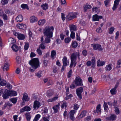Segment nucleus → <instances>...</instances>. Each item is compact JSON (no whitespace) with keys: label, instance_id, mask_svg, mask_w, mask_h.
I'll use <instances>...</instances> for the list:
<instances>
[{"label":"nucleus","instance_id":"f257e3e1","mask_svg":"<svg viewBox=\"0 0 121 121\" xmlns=\"http://www.w3.org/2000/svg\"><path fill=\"white\" fill-rule=\"evenodd\" d=\"M54 30V28L53 26H47L43 30V33L44 35L46 37L45 39L46 43H49L51 41L50 39L52 37L53 32Z\"/></svg>","mask_w":121,"mask_h":121},{"label":"nucleus","instance_id":"f03ea898","mask_svg":"<svg viewBox=\"0 0 121 121\" xmlns=\"http://www.w3.org/2000/svg\"><path fill=\"white\" fill-rule=\"evenodd\" d=\"M29 64L31 66L33 69L30 68V70L32 72L35 71V69H37L39 65V61L38 59L37 58H35L30 60Z\"/></svg>","mask_w":121,"mask_h":121},{"label":"nucleus","instance_id":"7ed1b4c3","mask_svg":"<svg viewBox=\"0 0 121 121\" xmlns=\"http://www.w3.org/2000/svg\"><path fill=\"white\" fill-rule=\"evenodd\" d=\"M83 91V88L82 87H81L78 88H77L76 90V94L78 97V99L81 100L82 99V93Z\"/></svg>","mask_w":121,"mask_h":121},{"label":"nucleus","instance_id":"20e7f679","mask_svg":"<svg viewBox=\"0 0 121 121\" xmlns=\"http://www.w3.org/2000/svg\"><path fill=\"white\" fill-rule=\"evenodd\" d=\"M74 82L76 86H79L83 85L82 80L80 77H77L74 80Z\"/></svg>","mask_w":121,"mask_h":121},{"label":"nucleus","instance_id":"39448f33","mask_svg":"<svg viewBox=\"0 0 121 121\" xmlns=\"http://www.w3.org/2000/svg\"><path fill=\"white\" fill-rule=\"evenodd\" d=\"M76 16L73 13H69L67 16V20H70L76 17Z\"/></svg>","mask_w":121,"mask_h":121},{"label":"nucleus","instance_id":"423d86ee","mask_svg":"<svg viewBox=\"0 0 121 121\" xmlns=\"http://www.w3.org/2000/svg\"><path fill=\"white\" fill-rule=\"evenodd\" d=\"M8 91V90L6 89L3 94V97L4 99H6L8 98L10 96V94L9 92L8 91Z\"/></svg>","mask_w":121,"mask_h":121},{"label":"nucleus","instance_id":"0eeeda50","mask_svg":"<svg viewBox=\"0 0 121 121\" xmlns=\"http://www.w3.org/2000/svg\"><path fill=\"white\" fill-rule=\"evenodd\" d=\"M31 108L30 107L26 106L20 109V113H21L24 111H29L30 110Z\"/></svg>","mask_w":121,"mask_h":121},{"label":"nucleus","instance_id":"6e6552de","mask_svg":"<svg viewBox=\"0 0 121 121\" xmlns=\"http://www.w3.org/2000/svg\"><path fill=\"white\" fill-rule=\"evenodd\" d=\"M41 105L39 101L36 100L34 102L33 108L34 109H38Z\"/></svg>","mask_w":121,"mask_h":121},{"label":"nucleus","instance_id":"1a4fd4ad","mask_svg":"<svg viewBox=\"0 0 121 121\" xmlns=\"http://www.w3.org/2000/svg\"><path fill=\"white\" fill-rule=\"evenodd\" d=\"M93 46L95 50H98L100 51H102L103 50L100 45L98 44H94Z\"/></svg>","mask_w":121,"mask_h":121},{"label":"nucleus","instance_id":"9d476101","mask_svg":"<svg viewBox=\"0 0 121 121\" xmlns=\"http://www.w3.org/2000/svg\"><path fill=\"white\" fill-rule=\"evenodd\" d=\"M77 52L72 53L71 57V61L74 62L76 61L77 56Z\"/></svg>","mask_w":121,"mask_h":121},{"label":"nucleus","instance_id":"9b49d317","mask_svg":"<svg viewBox=\"0 0 121 121\" xmlns=\"http://www.w3.org/2000/svg\"><path fill=\"white\" fill-rule=\"evenodd\" d=\"M75 113V111L73 110H71L69 112V118L72 121H73L75 120V117L74 116Z\"/></svg>","mask_w":121,"mask_h":121},{"label":"nucleus","instance_id":"f8f14e48","mask_svg":"<svg viewBox=\"0 0 121 121\" xmlns=\"http://www.w3.org/2000/svg\"><path fill=\"white\" fill-rule=\"evenodd\" d=\"M101 105L100 104H99L97 106L96 110H94V112L95 113H97L98 114H100L101 112V110L100 109Z\"/></svg>","mask_w":121,"mask_h":121},{"label":"nucleus","instance_id":"ddd939ff","mask_svg":"<svg viewBox=\"0 0 121 121\" xmlns=\"http://www.w3.org/2000/svg\"><path fill=\"white\" fill-rule=\"evenodd\" d=\"M17 27L23 30L25 29L26 27V25L23 24H18L17 25Z\"/></svg>","mask_w":121,"mask_h":121},{"label":"nucleus","instance_id":"4468645a","mask_svg":"<svg viewBox=\"0 0 121 121\" xmlns=\"http://www.w3.org/2000/svg\"><path fill=\"white\" fill-rule=\"evenodd\" d=\"M60 106V104L58 103L57 105L53 107L52 108L54 110V113H56L57 112L58 110L59 109V107Z\"/></svg>","mask_w":121,"mask_h":121},{"label":"nucleus","instance_id":"2eb2a0df","mask_svg":"<svg viewBox=\"0 0 121 121\" xmlns=\"http://www.w3.org/2000/svg\"><path fill=\"white\" fill-rule=\"evenodd\" d=\"M70 30L71 32H73L77 30V27L75 25H71L69 26Z\"/></svg>","mask_w":121,"mask_h":121},{"label":"nucleus","instance_id":"dca6fc26","mask_svg":"<svg viewBox=\"0 0 121 121\" xmlns=\"http://www.w3.org/2000/svg\"><path fill=\"white\" fill-rule=\"evenodd\" d=\"M29 99L28 96L27 95L25 94L23 95L22 98L23 103H25L26 102L28 101H29Z\"/></svg>","mask_w":121,"mask_h":121},{"label":"nucleus","instance_id":"f3484780","mask_svg":"<svg viewBox=\"0 0 121 121\" xmlns=\"http://www.w3.org/2000/svg\"><path fill=\"white\" fill-rule=\"evenodd\" d=\"M105 63V62L104 61H101L100 60H98L97 62V65L98 66H103L104 65Z\"/></svg>","mask_w":121,"mask_h":121},{"label":"nucleus","instance_id":"a211bd4d","mask_svg":"<svg viewBox=\"0 0 121 121\" xmlns=\"http://www.w3.org/2000/svg\"><path fill=\"white\" fill-rule=\"evenodd\" d=\"M23 19V17L21 15H18L16 18V20L17 22H22Z\"/></svg>","mask_w":121,"mask_h":121},{"label":"nucleus","instance_id":"6ab92c4d","mask_svg":"<svg viewBox=\"0 0 121 121\" xmlns=\"http://www.w3.org/2000/svg\"><path fill=\"white\" fill-rule=\"evenodd\" d=\"M116 115L114 114H112L108 118V119L113 121L116 120Z\"/></svg>","mask_w":121,"mask_h":121},{"label":"nucleus","instance_id":"aec40b11","mask_svg":"<svg viewBox=\"0 0 121 121\" xmlns=\"http://www.w3.org/2000/svg\"><path fill=\"white\" fill-rule=\"evenodd\" d=\"M112 65L111 64H110L106 65L105 68L106 71H109L111 70L112 69Z\"/></svg>","mask_w":121,"mask_h":121},{"label":"nucleus","instance_id":"412c9836","mask_svg":"<svg viewBox=\"0 0 121 121\" xmlns=\"http://www.w3.org/2000/svg\"><path fill=\"white\" fill-rule=\"evenodd\" d=\"M7 91L9 92L10 94V96H16L17 95V93L16 91L10 90H8Z\"/></svg>","mask_w":121,"mask_h":121},{"label":"nucleus","instance_id":"4be33fe9","mask_svg":"<svg viewBox=\"0 0 121 121\" xmlns=\"http://www.w3.org/2000/svg\"><path fill=\"white\" fill-rule=\"evenodd\" d=\"M18 34L17 38L19 39L24 40L25 39V37L24 35L19 33Z\"/></svg>","mask_w":121,"mask_h":121},{"label":"nucleus","instance_id":"5701e85b","mask_svg":"<svg viewBox=\"0 0 121 121\" xmlns=\"http://www.w3.org/2000/svg\"><path fill=\"white\" fill-rule=\"evenodd\" d=\"M12 105V104L10 103L9 102H7L5 103V104L4 105V106L2 108L3 109H4L5 108L9 106V107H11Z\"/></svg>","mask_w":121,"mask_h":121},{"label":"nucleus","instance_id":"b1692460","mask_svg":"<svg viewBox=\"0 0 121 121\" xmlns=\"http://www.w3.org/2000/svg\"><path fill=\"white\" fill-rule=\"evenodd\" d=\"M86 110L83 111L80 114L79 117V119H81L84 117L85 116L86 113Z\"/></svg>","mask_w":121,"mask_h":121},{"label":"nucleus","instance_id":"393cba45","mask_svg":"<svg viewBox=\"0 0 121 121\" xmlns=\"http://www.w3.org/2000/svg\"><path fill=\"white\" fill-rule=\"evenodd\" d=\"M38 19L35 16H32L30 18V22H34L37 21Z\"/></svg>","mask_w":121,"mask_h":121},{"label":"nucleus","instance_id":"a878e982","mask_svg":"<svg viewBox=\"0 0 121 121\" xmlns=\"http://www.w3.org/2000/svg\"><path fill=\"white\" fill-rule=\"evenodd\" d=\"M27 120L28 121H29L31 118V116L30 113L29 112H26L25 114Z\"/></svg>","mask_w":121,"mask_h":121},{"label":"nucleus","instance_id":"bb28decb","mask_svg":"<svg viewBox=\"0 0 121 121\" xmlns=\"http://www.w3.org/2000/svg\"><path fill=\"white\" fill-rule=\"evenodd\" d=\"M48 5L46 3L44 4L41 5V7L43 9L45 10H46L48 9Z\"/></svg>","mask_w":121,"mask_h":121},{"label":"nucleus","instance_id":"cd10ccee","mask_svg":"<svg viewBox=\"0 0 121 121\" xmlns=\"http://www.w3.org/2000/svg\"><path fill=\"white\" fill-rule=\"evenodd\" d=\"M13 50L15 52H17L18 50V46L15 44H13L12 47Z\"/></svg>","mask_w":121,"mask_h":121},{"label":"nucleus","instance_id":"c85d7f7f","mask_svg":"<svg viewBox=\"0 0 121 121\" xmlns=\"http://www.w3.org/2000/svg\"><path fill=\"white\" fill-rule=\"evenodd\" d=\"M45 19L40 20L38 22V24L39 25L42 26L45 23Z\"/></svg>","mask_w":121,"mask_h":121},{"label":"nucleus","instance_id":"c756f323","mask_svg":"<svg viewBox=\"0 0 121 121\" xmlns=\"http://www.w3.org/2000/svg\"><path fill=\"white\" fill-rule=\"evenodd\" d=\"M9 64L7 63H6L3 67V70L4 71L5 70H8L9 69Z\"/></svg>","mask_w":121,"mask_h":121},{"label":"nucleus","instance_id":"7c9ffc66","mask_svg":"<svg viewBox=\"0 0 121 121\" xmlns=\"http://www.w3.org/2000/svg\"><path fill=\"white\" fill-rule=\"evenodd\" d=\"M63 65H67V58L65 56H64L62 60Z\"/></svg>","mask_w":121,"mask_h":121},{"label":"nucleus","instance_id":"2f4dec72","mask_svg":"<svg viewBox=\"0 0 121 121\" xmlns=\"http://www.w3.org/2000/svg\"><path fill=\"white\" fill-rule=\"evenodd\" d=\"M99 21L98 18V15L96 14L93 15L92 17V21Z\"/></svg>","mask_w":121,"mask_h":121},{"label":"nucleus","instance_id":"473e14b6","mask_svg":"<svg viewBox=\"0 0 121 121\" xmlns=\"http://www.w3.org/2000/svg\"><path fill=\"white\" fill-rule=\"evenodd\" d=\"M58 98V96H56V97H53L52 98L50 99H48L47 100V102H52L53 101H54L55 100H56Z\"/></svg>","mask_w":121,"mask_h":121},{"label":"nucleus","instance_id":"72a5a7b5","mask_svg":"<svg viewBox=\"0 0 121 121\" xmlns=\"http://www.w3.org/2000/svg\"><path fill=\"white\" fill-rule=\"evenodd\" d=\"M56 52L55 50H52L51 52V56L52 58L53 59L54 57L56 55Z\"/></svg>","mask_w":121,"mask_h":121},{"label":"nucleus","instance_id":"f704fd0d","mask_svg":"<svg viewBox=\"0 0 121 121\" xmlns=\"http://www.w3.org/2000/svg\"><path fill=\"white\" fill-rule=\"evenodd\" d=\"M10 100L14 104H15L17 101V99L16 98H13L10 99Z\"/></svg>","mask_w":121,"mask_h":121},{"label":"nucleus","instance_id":"c9c22d12","mask_svg":"<svg viewBox=\"0 0 121 121\" xmlns=\"http://www.w3.org/2000/svg\"><path fill=\"white\" fill-rule=\"evenodd\" d=\"M21 7L23 9H26L27 10L29 9V8L27 4H23L21 5Z\"/></svg>","mask_w":121,"mask_h":121},{"label":"nucleus","instance_id":"e433bc0d","mask_svg":"<svg viewBox=\"0 0 121 121\" xmlns=\"http://www.w3.org/2000/svg\"><path fill=\"white\" fill-rule=\"evenodd\" d=\"M0 85L2 86H4L7 84L6 81L4 80H2L1 82L0 83Z\"/></svg>","mask_w":121,"mask_h":121},{"label":"nucleus","instance_id":"4c0bfd02","mask_svg":"<svg viewBox=\"0 0 121 121\" xmlns=\"http://www.w3.org/2000/svg\"><path fill=\"white\" fill-rule=\"evenodd\" d=\"M53 92L52 90H49L47 92V96H50L53 95Z\"/></svg>","mask_w":121,"mask_h":121},{"label":"nucleus","instance_id":"58836bf2","mask_svg":"<svg viewBox=\"0 0 121 121\" xmlns=\"http://www.w3.org/2000/svg\"><path fill=\"white\" fill-rule=\"evenodd\" d=\"M9 42L11 43H14L16 42V40L12 38H10L9 39Z\"/></svg>","mask_w":121,"mask_h":121},{"label":"nucleus","instance_id":"ea45409f","mask_svg":"<svg viewBox=\"0 0 121 121\" xmlns=\"http://www.w3.org/2000/svg\"><path fill=\"white\" fill-rule=\"evenodd\" d=\"M119 4V3H117L114 2V5L112 8L113 10L114 11L117 8V6Z\"/></svg>","mask_w":121,"mask_h":121},{"label":"nucleus","instance_id":"a19ab883","mask_svg":"<svg viewBox=\"0 0 121 121\" xmlns=\"http://www.w3.org/2000/svg\"><path fill=\"white\" fill-rule=\"evenodd\" d=\"M78 43L75 41H74L72 42V46L73 48H75L78 46Z\"/></svg>","mask_w":121,"mask_h":121},{"label":"nucleus","instance_id":"79ce46f5","mask_svg":"<svg viewBox=\"0 0 121 121\" xmlns=\"http://www.w3.org/2000/svg\"><path fill=\"white\" fill-rule=\"evenodd\" d=\"M110 92L112 95L115 94L117 92L116 89L114 88L110 90Z\"/></svg>","mask_w":121,"mask_h":121},{"label":"nucleus","instance_id":"37998d69","mask_svg":"<svg viewBox=\"0 0 121 121\" xmlns=\"http://www.w3.org/2000/svg\"><path fill=\"white\" fill-rule=\"evenodd\" d=\"M9 0H2L1 1V3L2 5H4L7 4Z\"/></svg>","mask_w":121,"mask_h":121},{"label":"nucleus","instance_id":"c03bdc74","mask_svg":"<svg viewBox=\"0 0 121 121\" xmlns=\"http://www.w3.org/2000/svg\"><path fill=\"white\" fill-rule=\"evenodd\" d=\"M44 42H42L41 44L40 45L39 47L42 49H43L45 48V47L44 45Z\"/></svg>","mask_w":121,"mask_h":121},{"label":"nucleus","instance_id":"a18cd8bd","mask_svg":"<svg viewBox=\"0 0 121 121\" xmlns=\"http://www.w3.org/2000/svg\"><path fill=\"white\" fill-rule=\"evenodd\" d=\"M73 97V95L72 94H70L69 95H66V97L65 98V100H67Z\"/></svg>","mask_w":121,"mask_h":121},{"label":"nucleus","instance_id":"49530a36","mask_svg":"<svg viewBox=\"0 0 121 121\" xmlns=\"http://www.w3.org/2000/svg\"><path fill=\"white\" fill-rule=\"evenodd\" d=\"M42 71H39L38 72H37L36 74V75L39 78L41 77L42 74Z\"/></svg>","mask_w":121,"mask_h":121},{"label":"nucleus","instance_id":"de8ad7c7","mask_svg":"<svg viewBox=\"0 0 121 121\" xmlns=\"http://www.w3.org/2000/svg\"><path fill=\"white\" fill-rule=\"evenodd\" d=\"M110 1L109 0H106L104 2L105 5L106 7L108 6V4L110 3Z\"/></svg>","mask_w":121,"mask_h":121},{"label":"nucleus","instance_id":"09e8293b","mask_svg":"<svg viewBox=\"0 0 121 121\" xmlns=\"http://www.w3.org/2000/svg\"><path fill=\"white\" fill-rule=\"evenodd\" d=\"M71 39L70 38L67 37L65 39V41L66 43H69L71 40Z\"/></svg>","mask_w":121,"mask_h":121},{"label":"nucleus","instance_id":"8fccbe9b","mask_svg":"<svg viewBox=\"0 0 121 121\" xmlns=\"http://www.w3.org/2000/svg\"><path fill=\"white\" fill-rule=\"evenodd\" d=\"M91 61L92 63V67H94L95 65V60L94 57H93L91 60Z\"/></svg>","mask_w":121,"mask_h":121},{"label":"nucleus","instance_id":"3c124183","mask_svg":"<svg viewBox=\"0 0 121 121\" xmlns=\"http://www.w3.org/2000/svg\"><path fill=\"white\" fill-rule=\"evenodd\" d=\"M29 47V44L28 43H25L24 46V49L25 50H27L28 49Z\"/></svg>","mask_w":121,"mask_h":121},{"label":"nucleus","instance_id":"603ef678","mask_svg":"<svg viewBox=\"0 0 121 121\" xmlns=\"http://www.w3.org/2000/svg\"><path fill=\"white\" fill-rule=\"evenodd\" d=\"M114 28L113 27H112L110 28L109 29V34H111L112 33L113 31L114 30Z\"/></svg>","mask_w":121,"mask_h":121},{"label":"nucleus","instance_id":"864d4df0","mask_svg":"<svg viewBox=\"0 0 121 121\" xmlns=\"http://www.w3.org/2000/svg\"><path fill=\"white\" fill-rule=\"evenodd\" d=\"M104 109L105 110H107L108 108V106L107 105V103H105V102H104Z\"/></svg>","mask_w":121,"mask_h":121},{"label":"nucleus","instance_id":"5fc2aeb1","mask_svg":"<svg viewBox=\"0 0 121 121\" xmlns=\"http://www.w3.org/2000/svg\"><path fill=\"white\" fill-rule=\"evenodd\" d=\"M115 112L117 114H118L120 113L119 109L117 107H116L115 109Z\"/></svg>","mask_w":121,"mask_h":121},{"label":"nucleus","instance_id":"6e6d98bb","mask_svg":"<svg viewBox=\"0 0 121 121\" xmlns=\"http://www.w3.org/2000/svg\"><path fill=\"white\" fill-rule=\"evenodd\" d=\"M4 20H8V17L6 14L4 13L2 15Z\"/></svg>","mask_w":121,"mask_h":121},{"label":"nucleus","instance_id":"4d7b16f0","mask_svg":"<svg viewBox=\"0 0 121 121\" xmlns=\"http://www.w3.org/2000/svg\"><path fill=\"white\" fill-rule=\"evenodd\" d=\"M75 36V33L73 32H71V34L70 35V37L72 39H74Z\"/></svg>","mask_w":121,"mask_h":121},{"label":"nucleus","instance_id":"13d9d810","mask_svg":"<svg viewBox=\"0 0 121 121\" xmlns=\"http://www.w3.org/2000/svg\"><path fill=\"white\" fill-rule=\"evenodd\" d=\"M72 74V70L71 69L68 72V78H69L71 76Z\"/></svg>","mask_w":121,"mask_h":121},{"label":"nucleus","instance_id":"bf43d9fd","mask_svg":"<svg viewBox=\"0 0 121 121\" xmlns=\"http://www.w3.org/2000/svg\"><path fill=\"white\" fill-rule=\"evenodd\" d=\"M16 60L17 61V62L18 63H19L20 62V58L19 56H17L16 58Z\"/></svg>","mask_w":121,"mask_h":121},{"label":"nucleus","instance_id":"052dcab7","mask_svg":"<svg viewBox=\"0 0 121 121\" xmlns=\"http://www.w3.org/2000/svg\"><path fill=\"white\" fill-rule=\"evenodd\" d=\"M76 86L74 85L73 82L72 84L70 86V88L72 89H73L76 87Z\"/></svg>","mask_w":121,"mask_h":121},{"label":"nucleus","instance_id":"680f3d73","mask_svg":"<svg viewBox=\"0 0 121 121\" xmlns=\"http://www.w3.org/2000/svg\"><path fill=\"white\" fill-rule=\"evenodd\" d=\"M91 8V6L90 5H86L85 6L84 8V10L86 11L87 9H89Z\"/></svg>","mask_w":121,"mask_h":121},{"label":"nucleus","instance_id":"e2e57ef3","mask_svg":"<svg viewBox=\"0 0 121 121\" xmlns=\"http://www.w3.org/2000/svg\"><path fill=\"white\" fill-rule=\"evenodd\" d=\"M7 87L9 89H11L12 88V86L9 83H7Z\"/></svg>","mask_w":121,"mask_h":121},{"label":"nucleus","instance_id":"0e129e2a","mask_svg":"<svg viewBox=\"0 0 121 121\" xmlns=\"http://www.w3.org/2000/svg\"><path fill=\"white\" fill-rule=\"evenodd\" d=\"M37 52L39 55H41L42 54L40 49L39 48H38L37 50Z\"/></svg>","mask_w":121,"mask_h":121},{"label":"nucleus","instance_id":"69168bd1","mask_svg":"<svg viewBox=\"0 0 121 121\" xmlns=\"http://www.w3.org/2000/svg\"><path fill=\"white\" fill-rule=\"evenodd\" d=\"M74 107V109L75 110H77L79 108V106L78 104H75Z\"/></svg>","mask_w":121,"mask_h":121},{"label":"nucleus","instance_id":"338daca9","mask_svg":"<svg viewBox=\"0 0 121 121\" xmlns=\"http://www.w3.org/2000/svg\"><path fill=\"white\" fill-rule=\"evenodd\" d=\"M47 60H44L43 61V64L44 65V66H45L46 67L47 65Z\"/></svg>","mask_w":121,"mask_h":121},{"label":"nucleus","instance_id":"774afa93","mask_svg":"<svg viewBox=\"0 0 121 121\" xmlns=\"http://www.w3.org/2000/svg\"><path fill=\"white\" fill-rule=\"evenodd\" d=\"M82 54L83 56H86L87 54V52L86 50H83L82 52Z\"/></svg>","mask_w":121,"mask_h":121}]
</instances>
